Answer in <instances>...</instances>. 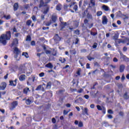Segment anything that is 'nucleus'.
<instances>
[{"label":"nucleus","mask_w":129,"mask_h":129,"mask_svg":"<svg viewBox=\"0 0 129 129\" xmlns=\"http://www.w3.org/2000/svg\"><path fill=\"white\" fill-rule=\"evenodd\" d=\"M11 36V32L10 31L7 32L6 35L2 34L0 37V42L3 45H6L7 40H10Z\"/></svg>","instance_id":"f257e3e1"},{"label":"nucleus","mask_w":129,"mask_h":129,"mask_svg":"<svg viewBox=\"0 0 129 129\" xmlns=\"http://www.w3.org/2000/svg\"><path fill=\"white\" fill-rule=\"evenodd\" d=\"M26 72L28 73L26 65L25 64L21 65L19 69V72L18 75H20V74H25Z\"/></svg>","instance_id":"f03ea898"},{"label":"nucleus","mask_w":129,"mask_h":129,"mask_svg":"<svg viewBox=\"0 0 129 129\" xmlns=\"http://www.w3.org/2000/svg\"><path fill=\"white\" fill-rule=\"evenodd\" d=\"M81 108L82 110V114L83 115H89L88 113V108L87 107H85L84 106H81Z\"/></svg>","instance_id":"7ed1b4c3"},{"label":"nucleus","mask_w":129,"mask_h":129,"mask_svg":"<svg viewBox=\"0 0 129 129\" xmlns=\"http://www.w3.org/2000/svg\"><path fill=\"white\" fill-rule=\"evenodd\" d=\"M129 42V39L128 38H126L125 40H121L120 39H117L115 41V44H120V43H125L126 42ZM127 45H129V43H127Z\"/></svg>","instance_id":"20e7f679"},{"label":"nucleus","mask_w":129,"mask_h":129,"mask_svg":"<svg viewBox=\"0 0 129 129\" xmlns=\"http://www.w3.org/2000/svg\"><path fill=\"white\" fill-rule=\"evenodd\" d=\"M18 106V101H14L12 103L10 107V110H14L16 108V106Z\"/></svg>","instance_id":"39448f33"},{"label":"nucleus","mask_w":129,"mask_h":129,"mask_svg":"<svg viewBox=\"0 0 129 129\" xmlns=\"http://www.w3.org/2000/svg\"><path fill=\"white\" fill-rule=\"evenodd\" d=\"M59 21L61 22V30H62V29H64V28H65V27H66V26H67V23L62 22V21H63V19L61 17L59 18Z\"/></svg>","instance_id":"423d86ee"},{"label":"nucleus","mask_w":129,"mask_h":129,"mask_svg":"<svg viewBox=\"0 0 129 129\" xmlns=\"http://www.w3.org/2000/svg\"><path fill=\"white\" fill-rule=\"evenodd\" d=\"M54 40L56 43H58V42L61 41V37H60L58 34H56L54 37Z\"/></svg>","instance_id":"0eeeda50"},{"label":"nucleus","mask_w":129,"mask_h":129,"mask_svg":"<svg viewBox=\"0 0 129 129\" xmlns=\"http://www.w3.org/2000/svg\"><path fill=\"white\" fill-rule=\"evenodd\" d=\"M57 15H56V14H54L51 16V20L52 21L53 23H56V21H57Z\"/></svg>","instance_id":"6e6552de"},{"label":"nucleus","mask_w":129,"mask_h":129,"mask_svg":"<svg viewBox=\"0 0 129 129\" xmlns=\"http://www.w3.org/2000/svg\"><path fill=\"white\" fill-rule=\"evenodd\" d=\"M6 87H7V84L5 82L2 83L0 86V90H4Z\"/></svg>","instance_id":"1a4fd4ad"},{"label":"nucleus","mask_w":129,"mask_h":129,"mask_svg":"<svg viewBox=\"0 0 129 129\" xmlns=\"http://www.w3.org/2000/svg\"><path fill=\"white\" fill-rule=\"evenodd\" d=\"M123 98L126 100L129 99V93L127 92H125L123 95Z\"/></svg>","instance_id":"9d476101"},{"label":"nucleus","mask_w":129,"mask_h":129,"mask_svg":"<svg viewBox=\"0 0 129 129\" xmlns=\"http://www.w3.org/2000/svg\"><path fill=\"white\" fill-rule=\"evenodd\" d=\"M120 59L121 61H126V60L128 59L127 57H126V56L124 55L122 53H120Z\"/></svg>","instance_id":"9b49d317"},{"label":"nucleus","mask_w":129,"mask_h":129,"mask_svg":"<svg viewBox=\"0 0 129 129\" xmlns=\"http://www.w3.org/2000/svg\"><path fill=\"white\" fill-rule=\"evenodd\" d=\"M107 24V18L106 16H103L102 18V24L103 25H106Z\"/></svg>","instance_id":"f8f14e48"},{"label":"nucleus","mask_w":129,"mask_h":129,"mask_svg":"<svg viewBox=\"0 0 129 129\" xmlns=\"http://www.w3.org/2000/svg\"><path fill=\"white\" fill-rule=\"evenodd\" d=\"M102 9L105 11V12H108V11H110L109 7L106 5H103L102 6Z\"/></svg>","instance_id":"ddd939ff"},{"label":"nucleus","mask_w":129,"mask_h":129,"mask_svg":"<svg viewBox=\"0 0 129 129\" xmlns=\"http://www.w3.org/2000/svg\"><path fill=\"white\" fill-rule=\"evenodd\" d=\"M44 86H46V84H43L42 85V86L39 85V86H38L37 87V88L36 89V90H40V89H41V88H42V91H44Z\"/></svg>","instance_id":"4468645a"},{"label":"nucleus","mask_w":129,"mask_h":129,"mask_svg":"<svg viewBox=\"0 0 129 129\" xmlns=\"http://www.w3.org/2000/svg\"><path fill=\"white\" fill-rule=\"evenodd\" d=\"M19 80L20 81H25L26 80V75H21L19 77Z\"/></svg>","instance_id":"2eb2a0df"},{"label":"nucleus","mask_w":129,"mask_h":129,"mask_svg":"<svg viewBox=\"0 0 129 129\" xmlns=\"http://www.w3.org/2000/svg\"><path fill=\"white\" fill-rule=\"evenodd\" d=\"M45 67L47 68H49L50 69H53L54 66L53 64H52V63H51V62H49L45 65Z\"/></svg>","instance_id":"dca6fc26"},{"label":"nucleus","mask_w":129,"mask_h":129,"mask_svg":"<svg viewBox=\"0 0 129 129\" xmlns=\"http://www.w3.org/2000/svg\"><path fill=\"white\" fill-rule=\"evenodd\" d=\"M14 52L16 55H18V54H20V50H19L18 47H15Z\"/></svg>","instance_id":"f3484780"},{"label":"nucleus","mask_w":129,"mask_h":129,"mask_svg":"<svg viewBox=\"0 0 129 129\" xmlns=\"http://www.w3.org/2000/svg\"><path fill=\"white\" fill-rule=\"evenodd\" d=\"M29 92H30V89L29 88L24 89L23 93H24V94H28Z\"/></svg>","instance_id":"a211bd4d"},{"label":"nucleus","mask_w":129,"mask_h":129,"mask_svg":"<svg viewBox=\"0 0 129 129\" xmlns=\"http://www.w3.org/2000/svg\"><path fill=\"white\" fill-rule=\"evenodd\" d=\"M19 44V41H18V39H15L13 40V42L12 43L13 46H17Z\"/></svg>","instance_id":"6ab92c4d"},{"label":"nucleus","mask_w":129,"mask_h":129,"mask_svg":"<svg viewBox=\"0 0 129 129\" xmlns=\"http://www.w3.org/2000/svg\"><path fill=\"white\" fill-rule=\"evenodd\" d=\"M124 68H125V66L123 64H121L120 66V72L122 73L124 71Z\"/></svg>","instance_id":"aec40b11"},{"label":"nucleus","mask_w":129,"mask_h":129,"mask_svg":"<svg viewBox=\"0 0 129 129\" xmlns=\"http://www.w3.org/2000/svg\"><path fill=\"white\" fill-rule=\"evenodd\" d=\"M32 102H33V101H32L31 99H28L26 101V104L28 105H30V104H32Z\"/></svg>","instance_id":"412c9836"},{"label":"nucleus","mask_w":129,"mask_h":129,"mask_svg":"<svg viewBox=\"0 0 129 129\" xmlns=\"http://www.w3.org/2000/svg\"><path fill=\"white\" fill-rule=\"evenodd\" d=\"M4 18L6 19V20H11L12 17L11 15H4Z\"/></svg>","instance_id":"4be33fe9"},{"label":"nucleus","mask_w":129,"mask_h":129,"mask_svg":"<svg viewBox=\"0 0 129 129\" xmlns=\"http://www.w3.org/2000/svg\"><path fill=\"white\" fill-rule=\"evenodd\" d=\"M51 85H52V83H51V82H49L47 83V84L46 87H45V88H48V89H51Z\"/></svg>","instance_id":"5701e85b"},{"label":"nucleus","mask_w":129,"mask_h":129,"mask_svg":"<svg viewBox=\"0 0 129 129\" xmlns=\"http://www.w3.org/2000/svg\"><path fill=\"white\" fill-rule=\"evenodd\" d=\"M70 52L72 55H76V53H77L75 50H71Z\"/></svg>","instance_id":"b1692460"},{"label":"nucleus","mask_w":129,"mask_h":129,"mask_svg":"<svg viewBox=\"0 0 129 129\" xmlns=\"http://www.w3.org/2000/svg\"><path fill=\"white\" fill-rule=\"evenodd\" d=\"M61 9H62V5L59 4L56 6L57 11H61Z\"/></svg>","instance_id":"393cba45"},{"label":"nucleus","mask_w":129,"mask_h":129,"mask_svg":"<svg viewBox=\"0 0 129 129\" xmlns=\"http://www.w3.org/2000/svg\"><path fill=\"white\" fill-rule=\"evenodd\" d=\"M48 12H49V7H46V9L43 11V13L44 14V15H46Z\"/></svg>","instance_id":"a878e982"},{"label":"nucleus","mask_w":129,"mask_h":129,"mask_svg":"<svg viewBox=\"0 0 129 129\" xmlns=\"http://www.w3.org/2000/svg\"><path fill=\"white\" fill-rule=\"evenodd\" d=\"M10 85H11L12 86H16V82H14V81H10Z\"/></svg>","instance_id":"bb28decb"},{"label":"nucleus","mask_w":129,"mask_h":129,"mask_svg":"<svg viewBox=\"0 0 129 129\" xmlns=\"http://www.w3.org/2000/svg\"><path fill=\"white\" fill-rule=\"evenodd\" d=\"M19 8V6L17 3H16L14 5V11H17Z\"/></svg>","instance_id":"cd10ccee"},{"label":"nucleus","mask_w":129,"mask_h":129,"mask_svg":"<svg viewBox=\"0 0 129 129\" xmlns=\"http://www.w3.org/2000/svg\"><path fill=\"white\" fill-rule=\"evenodd\" d=\"M22 56H24L26 58H29V54L28 52H23Z\"/></svg>","instance_id":"c85d7f7f"},{"label":"nucleus","mask_w":129,"mask_h":129,"mask_svg":"<svg viewBox=\"0 0 129 129\" xmlns=\"http://www.w3.org/2000/svg\"><path fill=\"white\" fill-rule=\"evenodd\" d=\"M59 61L60 62H61V63H65V62L66 61V59L64 58H62L60 57L59 58Z\"/></svg>","instance_id":"c756f323"},{"label":"nucleus","mask_w":129,"mask_h":129,"mask_svg":"<svg viewBox=\"0 0 129 129\" xmlns=\"http://www.w3.org/2000/svg\"><path fill=\"white\" fill-rule=\"evenodd\" d=\"M51 24H52V21L50 20L49 21L46 22L45 25L47 27H49V26H50Z\"/></svg>","instance_id":"7c9ffc66"},{"label":"nucleus","mask_w":129,"mask_h":129,"mask_svg":"<svg viewBox=\"0 0 129 129\" xmlns=\"http://www.w3.org/2000/svg\"><path fill=\"white\" fill-rule=\"evenodd\" d=\"M113 40H114V41H116V40L118 39V36H117V35L115 34V35L113 36Z\"/></svg>","instance_id":"2f4dec72"},{"label":"nucleus","mask_w":129,"mask_h":129,"mask_svg":"<svg viewBox=\"0 0 129 129\" xmlns=\"http://www.w3.org/2000/svg\"><path fill=\"white\" fill-rule=\"evenodd\" d=\"M101 15H102V12H101V11H98L97 13V16L98 17H100V16H101Z\"/></svg>","instance_id":"473e14b6"},{"label":"nucleus","mask_w":129,"mask_h":129,"mask_svg":"<svg viewBox=\"0 0 129 129\" xmlns=\"http://www.w3.org/2000/svg\"><path fill=\"white\" fill-rule=\"evenodd\" d=\"M31 24H32V21L29 20L27 21V22H26V25L27 26H30V25H31Z\"/></svg>","instance_id":"72a5a7b5"},{"label":"nucleus","mask_w":129,"mask_h":129,"mask_svg":"<svg viewBox=\"0 0 129 129\" xmlns=\"http://www.w3.org/2000/svg\"><path fill=\"white\" fill-rule=\"evenodd\" d=\"M81 69H79L78 70V71L77 72V74L79 76H80L81 75Z\"/></svg>","instance_id":"f704fd0d"},{"label":"nucleus","mask_w":129,"mask_h":129,"mask_svg":"<svg viewBox=\"0 0 129 129\" xmlns=\"http://www.w3.org/2000/svg\"><path fill=\"white\" fill-rule=\"evenodd\" d=\"M92 47L93 49H96L97 48V43L95 42Z\"/></svg>","instance_id":"c9c22d12"},{"label":"nucleus","mask_w":129,"mask_h":129,"mask_svg":"<svg viewBox=\"0 0 129 129\" xmlns=\"http://www.w3.org/2000/svg\"><path fill=\"white\" fill-rule=\"evenodd\" d=\"M26 41H28L29 42L31 41V36L30 35L27 36Z\"/></svg>","instance_id":"e433bc0d"},{"label":"nucleus","mask_w":129,"mask_h":129,"mask_svg":"<svg viewBox=\"0 0 129 129\" xmlns=\"http://www.w3.org/2000/svg\"><path fill=\"white\" fill-rule=\"evenodd\" d=\"M87 58L89 61H91V60H94V57H91L90 56H88Z\"/></svg>","instance_id":"4c0bfd02"},{"label":"nucleus","mask_w":129,"mask_h":129,"mask_svg":"<svg viewBox=\"0 0 129 129\" xmlns=\"http://www.w3.org/2000/svg\"><path fill=\"white\" fill-rule=\"evenodd\" d=\"M46 54H47V55H50V54H51V51L49 50H46L45 51Z\"/></svg>","instance_id":"58836bf2"},{"label":"nucleus","mask_w":129,"mask_h":129,"mask_svg":"<svg viewBox=\"0 0 129 129\" xmlns=\"http://www.w3.org/2000/svg\"><path fill=\"white\" fill-rule=\"evenodd\" d=\"M97 108L98 110H102V108L101 107V106H100V105H97Z\"/></svg>","instance_id":"ea45409f"},{"label":"nucleus","mask_w":129,"mask_h":129,"mask_svg":"<svg viewBox=\"0 0 129 129\" xmlns=\"http://www.w3.org/2000/svg\"><path fill=\"white\" fill-rule=\"evenodd\" d=\"M24 8L25 9H26V10H28V9H29L30 8V5L29 4H27L26 5L24 6Z\"/></svg>","instance_id":"a19ab883"},{"label":"nucleus","mask_w":129,"mask_h":129,"mask_svg":"<svg viewBox=\"0 0 129 129\" xmlns=\"http://www.w3.org/2000/svg\"><path fill=\"white\" fill-rule=\"evenodd\" d=\"M32 19L34 22H36L37 21V18H36V16L34 15L32 16Z\"/></svg>","instance_id":"79ce46f5"},{"label":"nucleus","mask_w":129,"mask_h":129,"mask_svg":"<svg viewBox=\"0 0 129 129\" xmlns=\"http://www.w3.org/2000/svg\"><path fill=\"white\" fill-rule=\"evenodd\" d=\"M108 113H109L110 114H113V111L111 109H109L108 110Z\"/></svg>","instance_id":"37998d69"},{"label":"nucleus","mask_w":129,"mask_h":129,"mask_svg":"<svg viewBox=\"0 0 129 129\" xmlns=\"http://www.w3.org/2000/svg\"><path fill=\"white\" fill-rule=\"evenodd\" d=\"M79 127H82V126H83V123L81 121H80L79 123Z\"/></svg>","instance_id":"c03bdc74"},{"label":"nucleus","mask_w":129,"mask_h":129,"mask_svg":"<svg viewBox=\"0 0 129 129\" xmlns=\"http://www.w3.org/2000/svg\"><path fill=\"white\" fill-rule=\"evenodd\" d=\"M78 101L79 102H82V101H83V99H82V98H81V97H79L78 99Z\"/></svg>","instance_id":"a18cd8bd"},{"label":"nucleus","mask_w":129,"mask_h":129,"mask_svg":"<svg viewBox=\"0 0 129 129\" xmlns=\"http://www.w3.org/2000/svg\"><path fill=\"white\" fill-rule=\"evenodd\" d=\"M97 34V32H91V35L92 36H96V34Z\"/></svg>","instance_id":"49530a36"},{"label":"nucleus","mask_w":129,"mask_h":129,"mask_svg":"<svg viewBox=\"0 0 129 129\" xmlns=\"http://www.w3.org/2000/svg\"><path fill=\"white\" fill-rule=\"evenodd\" d=\"M44 75H45V73H41L39 74L40 77H44Z\"/></svg>","instance_id":"de8ad7c7"},{"label":"nucleus","mask_w":129,"mask_h":129,"mask_svg":"<svg viewBox=\"0 0 129 129\" xmlns=\"http://www.w3.org/2000/svg\"><path fill=\"white\" fill-rule=\"evenodd\" d=\"M91 4H92L93 6H95V2L94 0H91Z\"/></svg>","instance_id":"09e8293b"},{"label":"nucleus","mask_w":129,"mask_h":129,"mask_svg":"<svg viewBox=\"0 0 129 129\" xmlns=\"http://www.w3.org/2000/svg\"><path fill=\"white\" fill-rule=\"evenodd\" d=\"M36 44V43L35 42V41H32L31 43V45L32 46H35V45Z\"/></svg>","instance_id":"8fccbe9b"},{"label":"nucleus","mask_w":129,"mask_h":129,"mask_svg":"<svg viewBox=\"0 0 129 129\" xmlns=\"http://www.w3.org/2000/svg\"><path fill=\"white\" fill-rule=\"evenodd\" d=\"M84 97H85V98H86V99H88L89 98V95H85Z\"/></svg>","instance_id":"3c124183"},{"label":"nucleus","mask_w":129,"mask_h":129,"mask_svg":"<svg viewBox=\"0 0 129 129\" xmlns=\"http://www.w3.org/2000/svg\"><path fill=\"white\" fill-rule=\"evenodd\" d=\"M90 64H89V63H87V64H86V68L87 69H89V68H90Z\"/></svg>","instance_id":"603ef678"},{"label":"nucleus","mask_w":129,"mask_h":129,"mask_svg":"<svg viewBox=\"0 0 129 129\" xmlns=\"http://www.w3.org/2000/svg\"><path fill=\"white\" fill-rule=\"evenodd\" d=\"M113 62H117L118 61V59L116 58V57H114L113 59Z\"/></svg>","instance_id":"864d4df0"},{"label":"nucleus","mask_w":129,"mask_h":129,"mask_svg":"<svg viewBox=\"0 0 129 129\" xmlns=\"http://www.w3.org/2000/svg\"><path fill=\"white\" fill-rule=\"evenodd\" d=\"M83 92V89H80V90H79L78 91V92L79 93H81L82 92Z\"/></svg>","instance_id":"5fc2aeb1"},{"label":"nucleus","mask_w":129,"mask_h":129,"mask_svg":"<svg viewBox=\"0 0 129 129\" xmlns=\"http://www.w3.org/2000/svg\"><path fill=\"white\" fill-rule=\"evenodd\" d=\"M52 122L53 123H56V119H55V118H52Z\"/></svg>","instance_id":"6e6d98bb"},{"label":"nucleus","mask_w":129,"mask_h":129,"mask_svg":"<svg viewBox=\"0 0 129 129\" xmlns=\"http://www.w3.org/2000/svg\"><path fill=\"white\" fill-rule=\"evenodd\" d=\"M108 117L109 118H110V119H111L112 118H113V117L112 115H108Z\"/></svg>","instance_id":"4d7b16f0"},{"label":"nucleus","mask_w":129,"mask_h":129,"mask_svg":"<svg viewBox=\"0 0 129 129\" xmlns=\"http://www.w3.org/2000/svg\"><path fill=\"white\" fill-rule=\"evenodd\" d=\"M95 106L93 104H92L90 105V108H94Z\"/></svg>","instance_id":"13d9d810"},{"label":"nucleus","mask_w":129,"mask_h":129,"mask_svg":"<svg viewBox=\"0 0 129 129\" xmlns=\"http://www.w3.org/2000/svg\"><path fill=\"white\" fill-rule=\"evenodd\" d=\"M126 50H127V48H126V47H124L123 48V51H124V52H125L126 51Z\"/></svg>","instance_id":"bf43d9fd"},{"label":"nucleus","mask_w":129,"mask_h":129,"mask_svg":"<svg viewBox=\"0 0 129 129\" xmlns=\"http://www.w3.org/2000/svg\"><path fill=\"white\" fill-rule=\"evenodd\" d=\"M75 33L76 34V35H79V30H76L75 31Z\"/></svg>","instance_id":"052dcab7"},{"label":"nucleus","mask_w":129,"mask_h":129,"mask_svg":"<svg viewBox=\"0 0 129 129\" xmlns=\"http://www.w3.org/2000/svg\"><path fill=\"white\" fill-rule=\"evenodd\" d=\"M124 79H125V77H124V75H122V76L121 77V80H124Z\"/></svg>","instance_id":"680f3d73"},{"label":"nucleus","mask_w":129,"mask_h":129,"mask_svg":"<svg viewBox=\"0 0 129 129\" xmlns=\"http://www.w3.org/2000/svg\"><path fill=\"white\" fill-rule=\"evenodd\" d=\"M115 79H116V80H119V79H120V77L117 76V77H116Z\"/></svg>","instance_id":"e2e57ef3"},{"label":"nucleus","mask_w":129,"mask_h":129,"mask_svg":"<svg viewBox=\"0 0 129 129\" xmlns=\"http://www.w3.org/2000/svg\"><path fill=\"white\" fill-rule=\"evenodd\" d=\"M77 8H78L77 5H75L74 8V10H75V11H77Z\"/></svg>","instance_id":"0e129e2a"},{"label":"nucleus","mask_w":129,"mask_h":129,"mask_svg":"<svg viewBox=\"0 0 129 129\" xmlns=\"http://www.w3.org/2000/svg\"><path fill=\"white\" fill-rule=\"evenodd\" d=\"M76 108L78 110V111H80V108H79V107L76 106Z\"/></svg>","instance_id":"69168bd1"},{"label":"nucleus","mask_w":129,"mask_h":129,"mask_svg":"<svg viewBox=\"0 0 129 129\" xmlns=\"http://www.w3.org/2000/svg\"><path fill=\"white\" fill-rule=\"evenodd\" d=\"M41 7H43V2H41L39 5V8H41Z\"/></svg>","instance_id":"338daca9"},{"label":"nucleus","mask_w":129,"mask_h":129,"mask_svg":"<svg viewBox=\"0 0 129 129\" xmlns=\"http://www.w3.org/2000/svg\"><path fill=\"white\" fill-rule=\"evenodd\" d=\"M67 113H68V111H67L66 110H64L63 114L66 115V114H67Z\"/></svg>","instance_id":"774afa93"}]
</instances>
